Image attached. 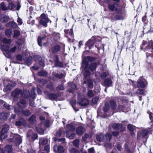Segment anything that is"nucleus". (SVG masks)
Wrapping results in <instances>:
<instances>
[{"label": "nucleus", "mask_w": 153, "mask_h": 153, "mask_svg": "<svg viewBox=\"0 0 153 153\" xmlns=\"http://www.w3.org/2000/svg\"><path fill=\"white\" fill-rule=\"evenodd\" d=\"M95 58L93 57L87 56L85 57L82 60V66L83 68L85 71L84 73V75L85 78L89 76L90 74V72L88 70V61L91 62L95 60Z\"/></svg>", "instance_id": "obj_1"}, {"label": "nucleus", "mask_w": 153, "mask_h": 153, "mask_svg": "<svg viewBox=\"0 0 153 153\" xmlns=\"http://www.w3.org/2000/svg\"><path fill=\"white\" fill-rule=\"evenodd\" d=\"M147 85V81L142 77H140L136 82H133V85L134 87L133 90L137 88H146Z\"/></svg>", "instance_id": "obj_2"}, {"label": "nucleus", "mask_w": 153, "mask_h": 153, "mask_svg": "<svg viewBox=\"0 0 153 153\" xmlns=\"http://www.w3.org/2000/svg\"><path fill=\"white\" fill-rule=\"evenodd\" d=\"M112 135L108 133L106 134L104 136H103L102 133L96 136V139L99 141H103L105 142L110 141L111 140Z\"/></svg>", "instance_id": "obj_3"}, {"label": "nucleus", "mask_w": 153, "mask_h": 153, "mask_svg": "<svg viewBox=\"0 0 153 153\" xmlns=\"http://www.w3.org/2000/svg\"><path fill=\"white\" fill-rule=\"evenodd\" d=\"M9 129V126L5 124L3 126V128L0 133V140L4 139L7 137V133Z\"/></svg>", "instance_id": "obj_4"}, {"label": "nucleus", "mask_w": 153, "mask_h": 153, "mask_svg": "<svg viewBox=\"0 0 153 153\" xmlns=\"http://www.w3.org/2000/svg\"><path fill=\"white\" fill-rule=\"evenodd\" d=\"M40 18L41 19L39 21V23L40 25L44 26H47V23L49 22V21H50V22H51V21L49 20L47 16L44 13L41 14L40 16Z\"/></svg>", "instance_id": "obj_5"}, {"label": "nucleus", "mask_w": 153, "mask_h": 153, "mask_svg": "<svg viewBox=\"0 0 153 153\" xmlns=\"http://www.w3.org/2000/svg\"><path fill=\"white\" fill-rule=\"evenodd\" d=\"M11 95L14 97L13 101H17L18 99L21 97L22 90L19 89H16L12 92Z\"/></svg>", "instance_id": "obj_6"}, {"label": "nucleus", "mask_w": 153, "mask_h": 153, "mask_svg": "<svg viewBox=\"0 0 153 153\" xmlns=\"http://www.w3.org/2000/svg\"><path fill=\"white\" fill-rule=\"evenodd\" d=\"M64 32L66 34L65 36L68 38V41L69 42H72L74 39V35L72 29L65 30Z\"/></svg>", "instance_id": "obj_7"}, {"label": "nucleus", "mask_w": 153, "mask_h": 153, "mask_svg": "<svg viewBox=\"0 0 153 153\" xmlns=\"http://www.w3.org/2000/svg\"><path fill=\"white\" fill-rule=\"evenodd\" d=\"M1 48L2 49H3L7 53L9 56V57L7 56V57L8 58L11 56V53H14L17 48L16 46H14L11 48L10 50H9L8 47L6 45H2Z\"/></svg>", "instance_id": "obj_8"}, {"label": "nucleus", "mask_w": 153, "mask_h": 153, "mask_svg": "<svg viewBox=\"0 0 153 153\" xmlns=\"http://www.w3.org/2000/svg\"><path fill=\"white\" fill-rule=\"evenodd\" d=\"M97 38V36H92L90 39L88 41L85 43V47L87 48V47H88L89 49L91 48L93 46L94 44L96 41V39Z\"/></svg>", "instance_id": "obj_9"}, {"label": "nucleus", "mask_w": 153, "mask_h": 153, "mask_svg": "<svg viewBox=\"0 0 153 153\" xmlns=\"http://www.w3.org/2000/svg\"><path fill=\"white\" fill-rule=\"evenodd\" d=\"M7 82L8 85H6V87L3 90L4 91L7 92L11 90L12 88L15 87L16 85V83L15 82L10 80H9Z\"/></svg>", "instance_id": "obj_10"}, {"label": "nucleus", "mask_w": 153, "mask_h": 153, "mask_svg": "<svg viewBox=\"0 0 153 153\" xmlns=\"http://www.w3.org/2000/svg\"><path fill=\"white\" fill-rule=\"evenodd\" d=\"M78 103L82 106H86L89 104V101L88 100L84 98H81L78 96Z\"/></svg>", "instance_id": "obj_11"}, {"label": "nucleus", "mask_w": 153, "mask_h": 153, "mask_svg": "<svg viewBox=\"0 0 153 153\" xmlns=\"http://www.w3.org/2000/svg\"><path fill=\"white\" fill-rule=\"evenodd\" d=\"M108 8L109 10L112 11L114 10L117 11L120 9L119 5L115 3H114L113 4H109L108 6Z\"/></svg>", "instance_id": "obj_12"}, {"label": "nucleus", "mask_w": 153, "mask_h": 153, "mask_svg": "<svg viewBox=\"0 0 153 153\" xmlns=\"http://www.w3.org/2000/svg\"><path fill=\"white\" fill-rule=\"evenodd\" d=\"M113 128L115 130H120L121 131H124L125 128L122 125L119 123L114 124L113 126Z\"/></svg>", "instance_id": "obj_13"}, {"label": "nucleus", "mask_w": 153, "mask_h": 153, "mask_svg": "<svg viewBox=\"0 0 153 153\" xmlns=\"http://www.w3.org/2000/svg\"><path fill=\"white\" fill-rule=\"evenodd\" d=\"M18 106L20 108H25L27 106V102L25 99H21L19 102L17 103Z\"/></svg>", "instance_id": "obj_14"}, {"label": "nucleus", "mask_w": 153, "mask_h": 153, "mask_svg": "<svg viewBox=\"0 0 153 153\" xmlns=\"http://www.w3.org/2000/svg\"><path fill=\"white\" fill-rule=\"evenodd\" d=\"M145 51H147L150 50L151 52H153V44L152 41L151 40L149 43L148 45L144 49Z\"/></svg>", "instance_id": "obj_15"}, {"label": "nucleus", "mask_w": 153, "mask_h": 153, "mask_svg": "<svg viewBox=\"0 0 153 153\" xmlns=\"http://www.w3.org/2000/svg\"><path fill=\"white\" fill-rule=\"evenodd\" d=\"M53 150L54 152L58 151L59 153H63L64 151L62 146L57 145H55L54 146Z\"/></svg>", "instance_id": "obj_16"}, {"label": "nucleus", "mask_w": 153, "mask_h": 153, "mask_svg": "<svg viewBox=\"0 0 153 153\" xmlns=\"http://www.w3.org/2000/svg\"><path fill=\"white\" fill-rule=\"evenodd\" d=\"M143 88H138L135 91L134 94L137 95H143L146 92V91Z\"/></svg>", "instance_id": "obj_17"}, {"label": "nucleus", "mask_w": 153, "mask_h": 153, "mask_svg": "<svg viewBox=\"0 0 153 153\" xmlns=\"http://www.w3.org/2000/svg\"><path fill=\"white\" fill-rule=\"evenodd\" d=\"M112 82L111 79L108 78L105 79L104 80L103 85L104 86L108 87L111 85Z\"/></svg>", "instance_id": "obj_18"}, {"label": "nucleus", "mask_w": 153, "mask_h": 153, "mask_svg": "<svg viewBox=\"0 0 153 153\" xmlns=\"http://www.w3.org/2000/svg\"><path fill=\"white\" fill-rule=\"evenodd\" d=\"M85 129L84 128L81 126H80L76 128V132L78 135H82Z\"/></svg>", "instance_id": "obj_19"}, {"label": "nucleus", "mask_w": 153, "mask_h": 153, "mask_svg": "<svg viewBox=\"0 0 153 153\" xmlns=\"http://www.w3.org/2000/svg\"><path fill=\"white\" fill-rule=\"evenodd\" d=\"M9 19V17L5 15L1 14L0 15V21L2 23H5L7 22Z\"/></svg>", "instance_id": "obj_20"}, {"label": "nucleus", "mask_w": 153, "mask_h": 153, "mask_svg": "<svg viewBox=\"0 0 153 153\" xmlns=\"http://www.w3.org/2000/svg\"><path fill=\"white\" fill-rule=\"evenodd\" d=\"M9 115V114L7 113H1L0 114V119L3 120H6Z\"/></svg>", "instance_id": "obj_21"}, {"label": "nucleus", "mask_w": 153, "mask_h": 153, "mask_svg": "<svg viewBox=\"0 0 153 153\" xmlns=\"http://www.w3.org/2000/svg\"><path fill=\"white\" fill-rule=\"evenodd\" d=\"M26 122L24 120L22 119L20 120L16 121V125L18 126H20L22 125H25Z\"/></svg>", "instance_id": "obj_22"}, {"label": "nucleus", "mask_w": 153, "mask_h": 153, "mask_svg": "<svg viewBox=\"0 0 153 153\" xmlns=\"http://www.w3.org/2000/svg\"><path fill=\"white\" fill-rule=\"evenodd\" d=\"M48 142V140L44 138H41L39 140V145H43L47 144Z\"/></svg>", "instance_id": "obj_23"}, {"label": "nucleus", "mask_w": 153, "mask_h": 153, "mask_svg": "<svg viewBox=\"0 0 153 153\" xmlns=\"http://www.w3.org/2000/svg\"><path fill=\"white\" fill-rule=\"evenodd\" d=\"M6 26L13 28H16L17 27V24L14 22H10L6 24Z\"/></svg>", "instance_id": "obj_24"}, {"label": "nucleus", "mask_w": 153, "mask_h": 153, "mask_svg": "<svg viewBox=\"0 0 153 153\" xmlns=\"http://www.w3.org/2000/svg\"><path fill=\"white\" fill-rule=\"evenodd\" d=\"M60 49V47L58 45L54 46L52 48L51 51L53 53H55L58 52Z\"/></svg>", "instance_id": "obj_25"}, {"label": "nucleus", "mask_w": 153, "mask_h": 153, "mask_svg": "<svg viewBox=\"0 0 153 153\" xmlns=\"http://www.w3.org/2000/svg\"><path fill=\"white\" fill-rule=\"evenodd\" d=\"M5 150L8 153H13L12 147L10 145H8L6 146Z\"/></svg>", "instance_id": "obj_26"}, {"label": "nucleus", "mask_w": 153, "mask_h": 153, "mask_svg": "<svg viewBox=\"0 0 153 153\" xmlns=\"http://www.w3.org/2000/svg\"><path fill=\"white\" fill-rule=\"evenodd\" d=\"M97 65L95 63H92L89 67V68H88V71H89V69H90L92 71H95L96 70V67Z\"/></svg>", "instance_id": "obj_27"}, {"label": "nucleus", "mask_w": 153, "mask_h": 153, "mask_svg": "<svg viewBox=\"0 0 153 153\" xmlns=\"http://www.w3.org/2000/svg\"><path fill=\"white\" fill-rule=\"evenodd\" d=\"M70 102L72 107L74 108V109L75 112H76L79 110V109L77 108H76V107H75V105L76 104V102L75 100H71L70 101Z\"/></svg>", "instance_id": "obj_28"}, {"label": "nucleus", "mask_w": 153, "mask_h": 153, "mask_svg": "<svg viewBox=\"0 0 153 153\" xmlns=\"http://www.w3.org/2000/svg\"><path fill=\"white\" fill-rule=\"evenodd\" d=\"M45 37V36H44L41 37H39L37 39V41L39 45L40 46H41L42 45V42H43V40H44V38Z\"/></svg>", "instance_id": "obj_29"}, {"label": "nucleus", "mask_w": 153, "mask_h": 153, "mask_svg": "<svg viewBox=\"0 0 153 153\" xmlns=\"http://www.w3.org/2000/svg\"><path fill=\"white\" fill-rule=\"evenodd\" d=\"M32 57H29L28 58L26 61H25V64L28 66H29L32 63Z\"/></svg>", "instance_id": "obj_30"}, {"label": "nucleus", "mask_w": 153, "mask_h": 153, "mask_svg": "<svg viewBox=\"0 0 153 153\" xmlns=\"http://www.w3.org/2000/svg\"><path fill=\"white\" fill-rule=\"evenodd\" d=\"M23 97L26 99L28 97V91L26 90H24L23 92L22 91V95Z\"/></svg>", "instance_id": "obj_31"}, {"label": "nucleus", "mask_w": 153, "mask_h": 153, "mask_svg": "<svg viewBox=\"0 0 153 153\" xmlns=\"http://www.w3.org/2000/svg\"><path fill=\"white\" fill-rule=\"evenodd\" d=\"M67 128L68 130L71 131H74L75 129L74 126L72 124L67 125Z\"/></svg>", "instance_id": "obj_32"}, {"label": "nucleus", "mask_w": 153, "mask_h": 153, "mask_svg": "<svg viewBox=\"0 0 153 153\" xmlns=\"http://www.w3.org/2000/svg\"><path fill=\"white\" fill-rule=\"evenodd\" d=\"M22 113L24 115L26 116H29L30 115L31 113L28 110H22Z\"/></svg>", "instance_id": "obj_33"}, {"label": "nucleus", "mask_w": 153, "mask_h": 153, "mask_svg": "<svg viewBox=\"0 0 153 153\" xmlns=\"http://www.w3.org/2000/svg\"><path fill=\"white\" fill-rule=\"evenodd\" d=\"M94 91L93 90H89L87 93V95L89 98H91L94 95Z\"/></svg>", "instance_id": "obj_34"}, {"label": "nucleus", "mask_w": 153, "mask_h": 153, "mask_svg": "<svg viewBox=\"0 0 153 153\" xmlns=\"http://www.w3.org/2000/svg\"><path fill=\"white\" fill-rule=\"evenodd\" d=\"M110 104L113 109H115L116 106V104L115 101L113 100L111 101L110 102Z\"/></svg>", "instance_id": "obj_35"}, {"label": "nucleus", "mask_w": 153, "mask_h": 153, "mask_svg": "<svg viewBox=\"0 0 153 153\" xmlns=\"http://www.w3.org/2000/svg\"><path fill=\"white\" fill-rule=\"evenodd\" d=\"M29 94L31 97L32 98H34L35 96V89L32 88L29 92Z\"/></svg>", "instance_id": "obj_36"}, {"label": "nucleus", "mask_w": 153, "mask_h": 153, "mask_svg": "<svg viewBox=\"0 0 153 153\" xmlns=\"http://www.w3.org/2000/svg\"><path fill=\"white\" fill-rule=\"evenodd\" d=\"M15 140L19 144L21 143L22 142V138L20 135H17L15 138Z\"/></svg>", "instance_id": "obj_37"}, {"label": "nucleus", "mask_w": 153, "mask_h": 153, "mask_svg": "<svg viewBox=\"0 0 153 153\" xmlns=\"http://www.w3.org/2000/svg\"><path fill=\"white\" fill-rule=\"evenodd\" d=\"M29 120L31 124L34 123L36 120V117L34 115H32L29 118Z\"/></svg>", "instance_id": "obj_38"}, {"label": "nucleus", "mask_w": 153, "mask_h": 153, "mask_svg": "<svg viewBox=\"0 0 153 153\" xmlns=\"http://www.w3.org/2000/svg\"><path fill=\"white\" fill-rule=\"evenodd\" d=\"M5 33L7 36L9 37L12 34V30L11 29H8L6 30Z\"/></svg>", "instance_id": "obj_39"}, {"label": "nucleus", "mask_w": 153, "mask_h": 153, "mask_svg": "<svg viewBox=\"0 0 153 153\" xmlns=\"http://www.w3.org/2000/svg\"><path fill=\"white\" fill-rule=\"evenodd\" d=\"M49 98L51 100L55 99L57 98V96L56 94H51L48 95Z\"/></svg>", "instance_id": "obj_40"}, {"label": "nucleus", "mask_w": 153, "mask_h": 153, "mask_svg": "<svg viewBox=\"0 0 153 153\" xmlns=\"http://www.w3.org/2000/svg\"><path fill=\"white\" fill-rule=\"evenodd\" d=\"M109 108V105L108 103H105V106L103 108V110L105 112H107Z\"/></svg>", "instance_id": "obj_41"}, {"label": "nucleus", "mask_w": 153, "mask_h": 153, "mask_svg": "<svg viewBox=\"0 0 153 153\" xmlns=\"http://www.w3.org/2000/svg\"><path fill=\"white\" fill-rule=\"evenodd\" d=\"M20 34V32L18 30H14V31L13 37L14 38L18 37Z\"/></svg>", "instance_id": "obj_42"}, {"label": "nucleus", "mask_w": 153, "mask_h": 153, "mask_svg": "<svg viewBox=\"0 0 153 153\" xmlns=\"http://www.w3.org/2000/svg\"><path fill=\"white\" fill-rule=\"evenodd\" d=\"M99 100V97H96L92 99L91 100V103L93 104H97Z\"/></svg>", "instance_id": "obj_43"}, {"label": "nucleus", "mask_w": 153, "mask_h": 153, "mask_svg": "<svg viewBox=\"0 0 153 153\" xmlns=\"http://www.w3.org/2000/svg\"><path fill=\"white\" fill-rule=\"evenodd\" d=\"M88 87L90 88H92L94 85L93 84V82L92 80L89 79L88 81Z\"/></svg>", "instance_id": "obj_44"}, {"label": "nucleus", "mask_w": 153, "mask_h": 153, "mask_svg": "<svg viewBox=\"0 0 153 153\" xmlns=\"http://www.w3.org/2000/svg\"><path fill=\"white\" fill-rule=\"evenodd\" d=\"M11 41L10 39H8L6 38H4L3 40V42L5 44H10L11 43Z\"/></svg>", "instance_id": "obj_45"}, {"label": "nucleus", "mask_w": 153, "mask_h": 153, "mask_svg": "<svg viewBox=\"0 0 153 153\" xmlns=\"http://www.w3.org/2000/svg\"><path fill=\"white\" fill-rule=\"evenodd\" d=\"M79 144V141L78 139H76L74 141V145L76 147H78Z\"/></svg>", "instance_id": "obj_46"}, {"label": "nucleus", "mask_w": 153, "mask_h": 153, "mask_svg": "<svg viewBox=\"0 0 153 153\" xmlns=\"http://www.w3.org/2000/svg\"><path fill=\"white\" fill-rule=\"evenodd\" d=\"M47 74V72L44 71H40L38 73V74L39 76H45Z\"/></svg>", "instance_id": "obj_47"}, {"label": "nucleus", "mask_w": 153, "mask_h": 153, "mask_svg": "<svg viewBox=\"0 0 153 153\" xmlns=\"http://www.w3.org/2000/svg\"><path fill=\"white\" fill-rule=\"evenodd\" d=\"M149 133L148 131L146 129H144L142 131L141 134L143 137L147 135Z\"/></svg>", "instance_id": "obj_48"}, {"label": "nucleus", "mask_w": 153, "mask_h": 153, "mask_svg": "<svg viewBox=\"0 0 153 153\" xmlns=\"http://www.w3.org/2000/svg\"><path fill=\"white\" fill-rule=\"evenodd\" d=\"M0 8L3 10H5L7 9L4 3L3 2L0 5Z\"/></svg>", "instance_id": "obj_49"}, {"label": "nucleus", "mask_w": 153, "mask_h": 153, "mask_svg": "<svg viewBox=\"0 0 153 153\" xmlns=\"http://www.w3.org/2000/svg\"><path fill=\"white\" fill-rule=\"evenodd\" d=\"M128 129L131 131H133L135 128V126L129 124L128 126Z\"/></svg>", "instance_id": "obj_50"}, {"label": "nucleus", "mask_w": 153, "mask_h": 153, "mask_svg": "<svg viewBox=\"0 0 153 153\" xmlns=\"http://www.w3.org/2000/svg\"><path fill=\"white\" fill-rule=\"evenodd\" d=\"M71 153H80L79 151L74 148H72L70 150Z\"/></svg>", "instance_id": "obj_51"}, {"label": "nucleus", "mask_w": 153, "mask_h": 153, "mask_svg": "<svg viewBox=\"0 0 153 153\" xmlns=\"http://www.w3.org/2000/svg\"><path fill=\"white\" fill-rule=\"evenodd\" d=\"M16 7V5L13 3H9L8 7L10 9H14Z\"/></svg>", "instance_id": "obj_52"}, {"label": "nucleus", "mask_w": 153, "mask_h": 153, "mask_svg": "<svg viewBox=\"0 0 153 153\" xmlns=\"http://www.w3.org/2000/svg\"><path fill=\"white\" fill-rule=\"evenodd\" d=\"M63 129L62 128H61L59 129L58 131L56 133V135L57 137H60L62 132V130Z\"/></svg>", "instance_id": "obj_53"}, {"label": "nucleus", "mask_w": 153, "mask_h": 153, "mask_svg": "<svg viewBox=\"0 0 153 153\" xmlns=\"http://www.w3.org/2000/svg\"><path fill=\"white\" fill-rule=\"evenodd\" d=\"M75 134L74 133H72L70 135L68 134L67 137L69 139H73L75 136Z\"/></svg>", "instance_id": "obj_54"}, {"label": "nucleus", "mask_w": 153, "mask_h": 153, "mask_svg": "<svg viewBox=\"0 0 153 153\" xmlns=\"http://www.w3.org/2000/svg\"><path fill=\"white\" fill-rule=\"evenodd\" d=\"M36 131L40 134H44V131L42 129L36 128Z\"/></svg>", "instance_id": "obj_55"}, {"label": "nucleus", "mask_w": 153, "mask_h": 153, "mask_svg": "<svg viewBox=\"0 0 153 153\" xmlns=\"http://www.w3.org/2000/svg\"><path fill=\"white\" fill-rule=\"evenodd\" d=\"M54 76L56 77H57L59 79H61L63 77L64 74H55Z\"/></svg>", "instance_id": "obj_56"}, {"label": "nucleus", "mask_w": 153, "mask_h": 153, "mask_svg": "<svg viewBox=\"0 0 153 153\" xmlns=\"http://www.w3.org/2000/svg\"><path fill=\"white\" fill-rule=\"evenodd\" d=\"M49 84L47 85V87L50 90H52L53 89V87L52 85V83L49 82Z\"/></svg>", "instance_id": "obj_57"}, {"label": "nucleus", "mask_w": 153, "mask_h": 153, "mask_svg": "<svg viewBox=\"0 0 153 153\" xmlns=\"http://www.w3.org/2000/svg\"><path fill=\"white\" fill-rule=\"evenodd\" d=\"M16 57L17 59L20 61H22L23 59V58L21 55L18 54L16 56Z\"/></svg>", "instance_id": "obj_58"}, {"label": "nucleus", "mask_w": 153, "mask_h": 153, "mask_svg": "<svg viewBox=\"0 0 153 153\" xmlns=\"http://www.w3.org/2000/svg\"><path fill=\"white\" fill-rule=\"evenodd\" d=\"M125 107L123 105L119 106L117 111H120L124 109Z\"/></svg>", "instance_id": "obj_59"}, {"label": "nucleus", "mask_w": 153, "mask_h": 153, "mask_svg": "<svg viewBox=\"0 0 153 153\" xmlns=\"http://www.w3.org/2000/svg\"><path fill=\"white\" fill-rule=\"evenodd\" d=\"M4 106L7 109H9L10 108L11 106L9 105L8 104H7L4 102Z\"/></svg>", "instance_id": "obj_60"}, {"label": "nucleus", "mask_w": 153, "mask_h": 153, "mask_svg": "<svg viewBox=\"0 0 153 153\" xmlns=\"http://www.w3.org/2000/svg\"><path fill=\"white\" fill-rule=\"evenodd\" d=\"M44 123H43L44 126L46 127H48L49 126V121L48 120H47L44 121Z\"/></svg>", "instance_id": "obj_61"}, {"label": "nucleus", "mask_w": 153, "mask_h": 153, "mask_svg": "<svg viewBox=\"0 0 153 153\" xmlns=\"http://www.w3.org/2000/svg\"><path fill=\"white\" fill-rule=\"evenodd\" d=\"M56 90H63L64 89V87L63 85H60L56 87Z\"/></svg>", "instance_id": "obj_62"}, {"label": "nucleus", "mask_w": 153, "mask_h": 153, "mask_svg": "<svg viewBox=\"0 0 153 153\" xmlns=\"http://www.w3.org/2000/svg\"><path fill=\"white\" fill-rule=\"evenodd\" d=\"M107 75L106 73L103 72L101 74L100 76L101 78L103 79L106 78Z\"/></svg>", "instance_id": "obj_63"}, {"label": "nucleus", "mask_w": 153, "mask_h": 153, "mask_svg": "<svg viewBox=\"0 0 153 153\" xmlns=\"http://www.w3.org/2000/svg\"><path fill=\"white\" fill-rule=\"evenodd\" d=\"M147 113L149 114V117L150 118L151 120L152 121V122H153V114L151 112H150L149 111H148Z\"/></svg>", "instance_id": "obj_64"}]
</instances>
